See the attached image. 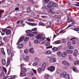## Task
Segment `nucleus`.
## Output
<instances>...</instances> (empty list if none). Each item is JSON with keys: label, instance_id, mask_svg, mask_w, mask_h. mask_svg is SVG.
I'll use <instances>...</instances> for the list:
<instances>
[{"label": "nucleus", "instance_id": "obj_17", "mask_svg": "<svg viewBox=\"0 0 79 79\" xmlns=\"http://www.w3.org/2000/svg\"><path fill=\"white\" fill-rule=\"evenodd\" d=\"M1 51L2 54H3V55H5V52L4 51V49L3 48H1Z\"/></svg>", "mask_w": 79, "mask_h": 79}, {"label": "nucleus", "instance_id": "obj_5", "mask_svg": "<svg viewBox=\"0 0 79 79\" xmlns=\"http://www.w3.org/2000/svg\"><path fill=\"white\" fill-rule=\"evenodd\" d=\"M50 62L51 63H55L56 61V59L55 58H52L50 59Z\"/></svg>", "mask_w": 79, "mask_h": 79}, {"label": "nucleus", "instance_id": "obj_50", "mask_svg": "<svg viewBox=\"0 0 79 79\" xmlns=\"http://www.w3.org/2000/svg\"><path fill=\"white\" fill-rule=\"evenodd\" d=\"M47 24H48V27H50V26H51V23H50V22H48L47 23Z\"/></svg>", "mask_w": 79, "mask_h": 79}, {"label": "nucleus", "instance_id": "obj_10", "mask_svg": "<svg viewBox=\"0 0 79 79\" xmlns=\"http://www.w3.org/2000/svg\"><path fill=\"white\" fill-rule=\"evenodd\" d=\"M6 35H10L11 34V30H7V31L6 32Z\"/></svg>", "mask_w": 79, "mask_h": 79}, {"label": "nucleus", "instance_id": "obj_7", "mask_svg": "<svg viewBox=\"0 0 79 79\" xmlns=\"http://www.w3.org/2000/svg\"><path fill=\"white\" fill-rule=\"evenodd\" d=\"M27 24H28V25H29V26H36L35 23H31L27 22Z\"/></svg>", "mask_w": 79, "mask_h": 79}, {"label": "nucleus", "instance_id": "obj_8", "mask_svg": "<svg viewBox=\"0 0 79 79\" xmlns=\"http://www.w3.org/2000/svg\"><path fill=\"white\" fill-rule=\"evenodd\" d=\"M51 53H52V52H51V51L50 50L47 51L45 52V54L46 55H50V54H51Z\"/></svg>", "mask_w": 79, "mask_h": 79}, {"label": "nucleus", "instance_id": "obj_41", "mask_svg": "<svg viewBox=\"0 0 79 79\" xmlns=\"http://www.w3.org/2000/svg\"><path fill=\"white\" fill-rule=\"evenodd\" d=\"M49 11L51 12H52V13H53L54 12V9L53 8H51L49 9Z\"/></svg>", "mask_w": 79, "mask_h": 79}, {"label": "nucleus", "instance_id": "obj_14", "mask_svg": "<svg viewBox=\"0 0 79 79\" xmlns=\"http://www.w3.org/2000/svg\"><path fill=\"white\" fill-rule=\"evenodd\" d=\"M2 63L3 65H5V64H6V60H5L4 59H2Z\"/></svg>", "mask_w": 79, "mask_h": 79}, {"label": "nucleus", "instance_id": "obj_20", "mask_svg": "<svg viewBox=\"0 0 79 79\" xmlns=\"http://www.w3.org/2000/svg\"><path fill=\"white\" fill-rule=\"evenodd\" d=\"M64 77L66 79H69V76L68 74H66L64 76Z\"/></svg>", "mask_w": 79, "mask_h": 79}, {"label": "nucleus", "instance_id": "obj_56", "mask_svg": "<svg viewBox=\"0 0 79 79\" xmlns=\"http://www.w3.org/2000/svg\"><path fill=\"white\" fill-rule=\"evenodd\" d=\"M1 75H2V76L4 77V76H5V73H4V72H2V73H1Z\"/></svg>", "mask_w": 79, "mask_h": 79}, {"label": "nucleus", "instance_id": "obj_16", "mask_svg": "<svg viewBox=\"0 0 79 79\" xmlns=\"http://www.w3.org/2000/svg\"><path fill=\"white\" fill-rule=\"evenodd\" d=\"M29 59V57L28 56H26L24 58V61L25 62L27 61Z\"/></svg>", "mask_w": 79, "mask_h": 79}, {"label": "nucleus", "instance_id": "obj_62", "mask_svg": "<svg viewBox=\"0 0 79 79\" xmlns=\"http://www.w3.org/2000/svg\"><path fill=\"white\" fill-rule=\"evenodd\" d=\"M67 44L68 45H71V43L70 42H68L67 43Z\"/></svg>", "mask_w": 79, "mask_h": 79}, {"label": "nucleus", "instance_id": "obj_26", "mask_svg": "<svg viewBox=\"0 0 79 79\" xmlns=\"http://www.w3.org/2000/svg\"><path fill=\"white\" fill-rule=\"evenodd\" d=\"M61 54H62V53L61 52H58L57 53V55L58 56H61Z\"/></svg>", "mask_w": 79, "mask_h": 79}, {"label": "nucleus", "instance_id": "obj_2", "mask_svg": "<svg viewBox=\"0 0 79 79\" xmlns=\"http://www.w3.org/2000/svg\"><path fill=\"white\" fill-rule=\"evenodd\" d=\"M55 69V67L53 66H50L48 68V70L50 71H54Z\"/></svg>", "mask_w": 79, "mask_h": 79}, {"label": "nucleus", "instance_id": "obj_44", "mask_svg": "<svg viewBox=\"0 0 79 79\" xmlns=\"http://www.w3.org/2000/svg\"><path fill=\"white\" fill-rule=\"evenodd\" d=\"M28 52H29V51L27 49H25L24 52L25 53H28Z\"/></svg>", "mask_w": 79, "mask_h": 79}, {"label": "nucleus", "instance_id": "obj_54", "mask_svg": "<svg viewBox=\"0 0 79 79\" xmlns=\"http://www.w3.org/2000/svg\"><path fill=\"white\" fill-rule=\"evenodd\" d=\"M65 65H66V66H69V63H68V62L67 61V62L66 63Z\"/></svg>", "mask_w": 79, "mask_h": 79}, {"label": "nucleus", "instance_id": "obj_15", "mask_svg": "<svg viewBox=\"0 0 79 79\" xmlns=\"http://www.w3.org/2000/svg\"><path fill=\"white\" fill-rule=\"evenodd\" d=\"M49 77H50V75L46 74L44 76V78L45 79H48Z\"/></svg>", "mask_w": 79, "mask_h": 79}, {"label": "nucleus", "instance_id": "obj_39", "mask_svg": "<svg viewBox=\"0 0 79 79\" xmlns=\"http://www.w3.org/2000/svg\"><path fill=\"white\" fill-rule=\"evenodd\" d=\"M38 25L39 26H44V24L41 23H39Z\"/></svg>", "mask_w": 79, "mask_h": 79}, {"label": "nucleus", "instance_id": "obj_60", "mask_svg": "<svg viewBox=\"0 0 79 79\" xmlns=\"http://www.w3.org/2000/svg\"><path fill=\"white\" fill-rule=\"evenodd\" d=\"M33 34H37V31H34L32 32Z\"/></svg>", "mask_w": 79, "mask_h": 79}, {"label": "nucleus", "instance_id": "obj_47", "mask_svg": "<svg viewBox=\"0 0 79 79\" xmlns=\"http://www.w3.org/2000/svg\"><path fill=\"white\" fill-rule=\"evenodd\" d=\"M74 30L75 31H79V28H74Z\"/></svg>", "mask_w": 79, "mask_h": 79}, {"label": "nucleus", "instance_id": "obj_25", "mask_svg": "<svg viewBox=\"0 0 79 79\" xmlns=\"http://www.w3.org/2000/svg\"><path fill=\"white\" fill-rule=\"evenodd\" d=\"M22 72H26V71H27V69H26V68L25 67H23L22 68Z\"/></svg>", "mask_w": 79, "mask_h": 79}, {"label": "nucleus", "instance_id": "obj_46", "mask_svg": "<svg viewBox=\"0 0 79 79\" xmlns=\"http://www.w3.org/2000/svg\"><path fill=\"white\" fill-rule=\"evenodd\" d=\"M50 45V43H49L48 42H47L46 43V45L47 46H49V45Z\"/></svg>", "mask_w": 79, "mask_h": 79}, {"label": "nucleus", "instance_id": "obj_52", "mask_svg": "<svg viewBox=\"0 0 79 79\" xmlns=\"http://www.w3.org/2000/svg\"><path fill=\"white\" fill-rule=\"evenodd\" d=\"M31 30L32 31H37V29L36 28H35L32 29Z\"/></svg>", "mask_w": 79, "mask_h": 79}, {"label": "nucleus", "instance_id": "obj_48", "mask_svg": "<svg viewBox=\"0 0 79 79\" xmlns=\"http://www.w3.org/2000/svg\"><path fill=\"white\" fill-rule=\"evenodd\" d=\"M74 47H73V46H70L69 47V49H73V48Z\"/></svg>", "mask_w": 79, "mask_h": 79}, {"label": "nucleus", "instance_id": "obj_22", "mask_svg": "<svg viewBox=\"0 0 79 79\" xmlns=\"http://www.w3.org/2000/svg\"><path fill=\"white\" fill-rule=\"evenodd\" d=\"M23 44H20L18 45V47L19 48H22L23 47Z\"/></svg>", "mask_w": 79, "mask_h": 79}, {"label": "nucleus", "instance_id": "obj_45", "mask_svg": "<svg viewBox=\"0 0 79 79\" xmlns=\"http://www.w3.org/2000/svg\"><path fill=\"white\" fill-rule=\"evenodd\" d=\"M73 70L74 71H76L77 70V68L76 67H74L73 68Z\"/></svg>", "mask_w": 79, "mask_h": 79}, {"label": "nucleus", "instance_id": "obj_30", "mask_svg": "<svg viewBox=\"0 0 79 79\" xmlns=\"http://www.w3.org/2000/svg\"><path fill=\"white\" fill-rule=\"evenodd\" d=\"M4 12V10H0V18H1V15H2V14Z\"/></svg>", "mask_w": 79, "mask_h": 79}, {"label": "nucleus", "instance_id": "obj_40", "mask_svg": "<svg viewBox=\"0 0 79 79\" xmlns=\"http://www.w3.org/2000/svg\"><path fill=\"white\" fill-rule=\"evenodd\" d=\"M29 37H27L24 39V41H27V40H29Z\"/></svg>", "mask_w": 79, "mask_h": 79}, {"label": "nucleus", "instance_id": "obj_19", "mask_svg": "<svg viewBox=\"0 0 79 79\" xmlns=\"http://www.w3.org/2000/svg\"><path fill=\"white\" fill-rule=\"evenodd\" d=\"M8 37L7 36H5L3 38V40L5 42H6L8 40Z\"/></svg>", "mask_w": 79, "mask_h": 79}, {"label": "nucleus", "instance_id": "obj_59", "mask_svg": "<svg viewBox=\"0 0 79 79\" xmlns=\"http://www.w3.org/2000/svg\"><path fill=\"white\" fill-rule=\"evenodd\" d=\"M19 7H16L15 8V10L16 11H18V10H19Z\"/></svg>", "mask_w": 79, "mask_h": 79}, {"label": "nucleus", "instance_id": "obj_51", "mask_svg": "<svg viewBox=\"0 0 79 79\" xmlns=\"http://www.w3.org/2000/svg\"><path fill=\"white\" fill-rule=\"evenodd\" d=\"M7 53L8 55H10V51L9 49H7Z\"/></svg>", "mask_w": 79, "mask_h": 79}, {"label": "nucleus", "instance_id": "obj_49", "mask_svg": "<svg viewBox=\"0 0 79 79\" xmlns=\"http://www.w3.org/2000/svg\"><path fill=\"white\" fill-rule=\"evenodd\" d=\"M67 62V61H63L62 62V63L63 64H64L65 65L66 63V62Z\"/></svg>", "mask_w": 79, "mask_h": 79}, {"label": "nucleus", "instance_id": "obj_21", "mask_svg": "<svg viewBox=\"0 0 79 79\" xmlns=\"http://www.w3.org/2000/svg\"><path fill=\"white\" fill-rule=\"evenodd\" d=\"M66 55H67V53L66 52H64L63 53L62 56V57H65Z\"/></svg>", "mask_w": 79, "mask_h": 79}, {"label": "nucleus", "instance_id": "obj_28", "mask_svg": "<svg viewBox=\"0 0 79 79\" xmlns=\"http://www.w3.org/2000/svg\"><path fill=\"white\" fill-rule=\"evenodd\" d=\"M50 1L49 0H43V1L44 2V3H46V4H47V3L48 2Z\"/></svg>", "mask_w": 79, "mask_h": 79}, {"label": "nucleus", "instance_id": "obj_23", "mask_svg": "<svg viewBox=\"0 0 79 79\" xmlns=\"http://www.w3.org/2000/svg\"><path fill=\"white\" fill-rule=\"evenodd\" d=\"M27 36H29V37H34V35L32 34L29 33L27 34Z\"/></svg>", "mask_w": 79, "mask_h": 79}, {"label": "nucleus", "instance_id": "obj_38", "mask_svg": "<svg viewBox=\"0 0 79 79\" xmlns=\"http://www.w3.org/2000/svg\"><path fill=\"white\" fill-rule=\"evenodd\" d=\"M45 38L44 37H41L40 39H39L41 41H43L45 39Z\"/></svg>", "mask_w": 79, "mask_h": 79}, {"label": "nucleus", "instance_id": "obj_64", "mask_svg": "<svg viewBox=\"0 0 79 79\" xmlns=\"http://www.w3.org/2000/svg\"><path fill=\"white\" fill-rule=\"evenodd\" d=\"M11 57L12 58V57H13V56H14V54L13 53V52H12L11 54Z\"/></svg>", "mask_w": 79, "mask_h": 79}, {"label": "nucleus", "instance_id": "obj_9", "mask_svg": "<svg viewBox=\"0 0 79 79\" xmlns=\"http://www.w3.org/2000/svg\"><path fill=\"white\" fill-rule=\"evenodd\" d=\"M10 58H8L7 59V63L6 64V66H8L10 64Z\"/></svg>", "mask_w": 79, "mask_h": 79}, {"label": "nucleus", "instance_id": "obj_11", "mask_svg": "<svg viewBox=\"0 0 79 79\" xmlns=\"http://www.w3.org/2000/svg\"><path fill=\"white\" fill-rule=\"evenodd\" d=\"M78 52V51H77V50H76V49L75 50L73 53V55L74 56H77V55Z\"/></svg>", "mask_w": 79, "mask_h": 79}, {"label": "nucleus", "instance_id": "obj_6", "mask_svg": "<svg viewBox=\"0 0 79 79\" xmlns=\"http://www.w3.org/2000/svg\"><path fill=\"white\" fill-rule=\"evenodd\" d=\"M42 34H40L37 35V36L36 37L37 39H39L40 38L42 37Z\"/></svg>", "mask_w": 79, "mask_h": 79}, {"label": "nucleus", "instance_id": "obj_43", "mask_svg": "<svg viewBox=\"0 0 79 79\" xmlns=\"http://www.w3.org/2000/svg\"><path fill=\"white\" fill-rule=\"evenodd\" d=\"M34 42L35 44H38V43H39V42L38 41V40H34Z\"/></svg>", "mask_w": 79, "mask_h": 79}, {"label": "nucleus", "instance_id": "obj_53", "mask_svg": "<svg viewBox=\"0 0 79 79\" xmlns=\"http://www.w3.org/2000/svg\"><path fill=\"white\" fill-rule=\"evenodd\" d=\"M73 44H76V41L74 40H73L72 41Z\"/></svg>", "mask_w": 79, "mask_h": 79}, {"label": "nucleus", "instance_id": "obj_1", "mask_svg": "<svg viewBox=\"0 0 79 79\" xmlns=\"http://www.w3.org/2000/svg\"><path fill=\"white\" fill-rule=\"evenodd\" d=\"M54 4V2H49L47 6V7L48 8H51V7H52L53 6V5Z\"/></svg>", "mask_w": 79, "mask_h": 79}, {"label": "nucleus", "instance_id": "obj_13", "mask_svg": "<svg viewBox=\"0 0 79 79\" xmlns=\"http://www.w3.org/2000/svg\"><path fill=\"white\" fill-rule=\"evenodd\" d=\"M67 53H68V54H69V53H73V51L72 50H67L66 51Z\"/></svg>", "mask_w": 79, "mask_h": 79}, {"label": "nucleus", "instance_id": "obj_29", "mask_svg": "<svg viewBox=\"0 0 79 79\" xmlns=\"http://www.w3.org/2000/svg\"><path fill=\"white\" fill-rule=\"evenodd\" d=\"M27 21L29 22H34V20L33 19H29L27 20Z\"/></svg>", "mask_w": 79, "mask_h": 79}, {"label": "nucleus", "instance_id": "obj_24", "mask_svg": "<svg viewBox=\"0 0 79 79\" xmlns=\"http://www.w3.org/2000/svg\"><path fill=\"white\" fill-rule=\"evenodd\" d=\"M20 74L22 76H26V73H25L24 72L22 71Z\"/></svg>", "mask_w": 79, "mask_h": 79}, {"label": "nucleus", "instance_id": "obj_31", "mask_svg": "<svg viewBox=\"0 0 79 79\" xmlns=\"http://www.w3.org/2000/svg\"><path fill=\"white\" fill-rule=\"evenodd\" d=\"M58 48L55 47H54L52 49V50H54V51H58Z\"/></svg>", "mask_w": 79, "mask_h": 79}, {"label": "nucleus", "instance_id": "obj_55", "mask_svg": "<svg viewBox=\"0 0 79 79\" xmlns=\"http://www.w3.org/2000/svg\"><path fill=\"white\" fill-rule=\"evenodd\" d=\"M42 18H47V16L45 15H42L41 16Z\"/></svg>", "mask_w": 79, "mask_h": 79}, {"label": "nucleus", "instance_id": "obj_4", "mask_svg": "<svg viewBox=\"0 0 79 79\" xmlns=\"http://www.w3.org/2000/svg\"><path fill=\"white\" fill-rule=\"evenodd\" d=\"M45 67H46V64H45V63H44L43 64L41 67V69L43 71H44V70H45Z\"/></svg>", "mask_w": 79, "mask_h": 79}, {"label": "nucleus", "instance_id": "obj_34", "mask_svg": "<svg viewBox=\"0 0 79 79\" xmlns=\"http://www.w3.org/2000/svg\"><path fill=\"white\" fill-rule=\"evenodd\" d=\"M37 64H38V63H37V62H35L32 65L34 66H37Z\"/></svg>", "mask_w": 79, "mask_h": 79}, {"label": "nucleus", "instance_id": "obj_61", "mask_svg": "<svg viewBox=\"0 0 79 79\" xmlns=\"http://www.w3.org/2000/svg\"><path fill=\"white\" fill-rule=\"evenodd\" d=\"M31 32V31L30 30H27L26 31V33H30V32Z\"/></svg>", "mask_w": 79, "mask_h": 79}, {"label": "nucleus", "instance_id": "obj_32", "mask_svg": "<svg viewBox=\"0 0 79 79\" xmlns=\"http://www.w3.org/2000/svg\"><path fill=\"white\" fill-rule=\"evenodd\" d=\"M37 70L39 72V73H41L42 72V70H41V68H38L37 69Z\"/></svg>", "mask_w": 79, "mask_h": 79}, {"label": "nucleus", "instance_id": "obj_18", "mask_svg": "<svg viewBox=\"0 0 79 79\" xmlns=\"http://www.w3.org/2000/svg\"><path fill=\"white\" fill-rule=\"evenodd\" d=\"M67 74V73L66 72H64L61 73L60 75L61 76H65Z\"/></svg>", "mask_w": 79, "mask_h": 79}, {"label": "nucleus", "instance_id": "obj_33", "mask_svg": "<svg viewBox=\"0 0 79 79\" xmlns=\"http://www.w3.org/2000/svg\"><path fill=\"white\" fill-rule=\"evenodd\" d=\"M73 23H72L71 24L69 25L66 28V29H68L69 27H72L73 25Z\"/></svg>", "mask_w": 79, "mask_h": 79}, {"label": "nucleus", "instance_id": "obj_42", "mask_svg": "<svg viewBox=\"0 0 79 79\" xmlns=\"http://www.w3.org/2000/svg\"><path fill=\"white\" fill-rule=\"evenodd\" d=\"M35 60L36 61H39V59L37 57H36L35 58Z\"/></svg>", "mask_w": 79, "mask_h": 79}, {"label": "nucleus", "instance_id": "obj_3", "mask_svg": "<svg viewBox=\"0 0 79 79\" xmlns=\"http://www.w3.org/2000/svg\"><path fill=\"white\" fill-rule=\"evenodd\" d=\"M24 36L20 38L19 40V41L17 44V45H18V44H19L21 42H22V41L24 40Z\"/></svg>", "mask_w": 79, "mask_h": 79}, {"label": "nucleus", "instance_id": "obj_36", "mask_svg": "<svg viewBox=\"0 0 79 79\" xmlns=\"http://www.w3.org/2000/svg\"><path fill=\"white\" fill-rule=\"evenodd\" d=\"M79 64V61H75L74 63V64L75 65H77V64Z\"/></svg>", "mask_w": 79, "mask_h": 79}, {"label": "nucleus", "instance_id": "obj_57", "mask_svg": "<svg viewBox=\"0 0 79 79\" xmlns=\"http://www.w3.org/2000/svg\"><path fill=\"white\" fill-rule=\"evenodd\" d=\"M42 8V9H45V8H46V6H43Z\"/></svg>", "mask_w": 79, "mask_h": 79}, {"label": "nucleus", "instance_id": "obj_35", "mask_svg": "<svg viewBox=\"0 0 79 79\" xmlns=\"http://www.w3.org/2000/svg\"><path fill=\"white\" fill-rule=\"evenodd\" d=\"M7 29H2V31L3 32H6L7 31Z\"/></svg>", "mask_w": 79, "mask_h": 79}, {"label": "nucleus", "instance_id": "obj_63", "mask_svg": "<svg viewBox=\"0 0 79 79\" xmlns=\"http://www.w3.org/2000/svg\"><path fill=\"white\" fill-rule=\"evenodd\" d=\"M32 70L35 73H36V70L32 69Z\"/></svg>", "mask_w": 79, "mask_h": 79}, {"label": "nucleus", "instance_id": "obj_12", "mask_svg": "<svg viewBox=\"0 0 79 79\" xmlns=\"http://www.w3.org/2000/svg\"><path fill=\"white\" fill-rule=\"evenodd\" d=\"M29 51L30 53H34V50L33 48H31L30 49Z\"/></svg>", "mask_w": 79, "mask_h": 79}, {"label": "nucleus", "instance_id": "obj_27", "mask_svg": "<svg viewBox=\"0 0 79 79\" xmlns=\"http://www.w3.org/2000/svg\"><path fill=\"white\" fill-rule=\"evenodd\" d=\"M54 44H60V40L56 41L54 42Z\"/></svg>", "mask_w": 79, "mask_h": 79}, {"label": "nucleus", "instance_id": "obj_58", "mask_svg": "<svg viewBox=\"0 0 79 79\" xmlns=\"http://www.w3.org/2000/svg\"><path fill=\"white\" fill-rule=\"evenodd\" d=\"M74 22V19L73 18H71L70 19V22H72V23H73Z\"/></svg>", "mask_w": 79, "mask_h": 79}, {"label": "nucleus", "instance_id": "obj_37", "mask_svg": "<svg viewBox=\"0 0 79 79\" xmlns=\"http://www.w3.org/2000/svg\"><path fill=\"white\" fill-rule=\"evenodd\" d=\"M53 6V7H56V6H58V4L54 2V5Z\"/></svg>", "mask_w": 79, "mask_h": 79}]
</instances>
